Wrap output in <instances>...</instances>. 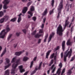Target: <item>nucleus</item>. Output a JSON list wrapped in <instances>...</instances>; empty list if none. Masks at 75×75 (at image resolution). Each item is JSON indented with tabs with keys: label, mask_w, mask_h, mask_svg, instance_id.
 Returning a JSON list of instances; mask_svg holds the SVG:
<instances>
[{
	"label": "nucleus",
	"mask_w": 75,
	"mask_h": 75,
	"mask_svg": "<svg viewBox=\"0 0 75 75\" xmlns=\"http://www.w3.org/2000/svg\"><path fill=\"white\" fill-rule=\"evenodd\" d=\"M67 20H66L65 24L64 25V29L62 28V26L61 25H59L57 29V34H58L59 35L61 36L62 35V32L64 31L66 26L69 23V22L68 21L69 18H67Z\"/></svg>",
	"instance_id": "f257e3e1"
},
{
	"label": "nucleus",
	"mask_w": 75,
	"mask_h": 75,
	"mask_svg": "<svg viewBox=\"0 0 75 75\" xmlns=\"http://www.w3.org/2000/svg\"><path fill=\"white\" fill-rule=\"evenodd\" d=\"M9 25H7L6 30L4 29L2 30L0 33V38L4 39L5 37V35L6 33L9 32L11 29L9 27Z\"/></svg>",
	"instance_id": "f03ea898"
},
{
	"label": "nucleus",
	"mask_w": 75,
	"mask_h": 75,
	"mask_svg": "<svg viewBox=\"0 0 75 75\" xmlns=\"http://www.w3.org/2000/svg\"><path fill=\"white\" fill-rule=\"evenodd\" d=\"M69 47L68 48L67 50H66L64 53V62H66V58L69 55L68 58H69L70 57L71 55V54L72 52V50L71 48L70 51H68L69 50Z\"/></svg>",
	"instance_id": "7ed1b4c3"
},
{
	"label": "nucleus",
	"mask_w": 75,
	"mask_h": 75,
	"mask_svg": "<svg viewBox=\"0 0 75 75\" xmlns=\"http://www.w3.org/2000/svg\"><path fill=\"white\" fill-rule=\"evenodd\" d=\"M20 62V59H19L16 62L13 63L12 65V67L13 69L11 70V74H15V71H16V69L17 68V67L19 65Z\"/></svg>",
	"instance_id": "20e7f679"
},
{
	"label": "nucleus",
	"mask_w": 75,
	"mask_h": 75,
	"mask_svg": "<svg viewBox=\"0 0 75 75\" xmlns=\"http://www.w3.org/2000/svg\"><path fill=\"white\" fill-rule=\"evenodd\" d=\"M63 0H61L60 1V4L58 6V15L57 16V18H59L60 15L61 14V13L60 12L61 9L63 8V5H62Z\"/></svg>",
	"instance_id": "39448f33"
},
{
	"label": "nucleus",
	"mask_w": 75,
	"mask_h": 75,
	"mask_svg": "<svg viewBox=\"0 0 75 75\" xmlns=\"http://www.w3.org/2000/svg\"><path fill=\"white\" fill-rule=\"evenodd\" d=\"M30 11H29L28 12V13L30 15H28V18H31V17L33 16V13H32L33 11H34L35 10V8L33 6H30Z\"/></svg>",
	"instance_id": "423d86ee"
},
{
	"label": "nucleus",
	"mask_w": 75,
	"mask_h": 75,
	"mask_svg": "<svg viewBox=\"0 0 75 75\" xmlns=\"http://www.w3.org/2000/svg\"><path fill=\"white\" fill-rule=\"evenodd\" d=\"M9 17L7 15H5L3 17L0 19V23H4L5 20L6 21H7L8 20Z\"/></svg>",
	"instance_id": "0eeeda50"
},
{
	"label": "nucleus",
	"mask_w": 75,
	"mask_h": 75,
	"mask_svg": "<svg viewBox=\"0 0 75 75\" xmlns=\"http://www.w3.org/2000/svg\"><path fill=\"white\" fill-rule=\"evenodd\" d=\"M58 66L60 67V68L58 69L57 71L56 74H54L53 75H57V74H58V75H59V74H60L61 68L62 67V63H60L59 64Z\"/></svg>",
	"instance_id": "6e6552de"
},
{
	"label": "nucleus",
	"mask_w": 75,
	"mask_h": 75,
	"mask_svg": "<svg viewBox=\"0 0 75 75\" xmlns=\"http://www.w3.org/2000/svg\"><path fill=\"white\" fill-rule=\"evenodd\" d=\"M25 51L24 50H23L21 51H19L18 52H17L15 53V55L16 56H19L21 54H23Z\"/></svg>",
	"instance_id": "1a4fd4ad"
},
{
	"label": "nucleus",
	"mask_w": 75,
	"mask_h": 75,
	"mask_svg": "<svg viewBox=\"0 0 75 75\" xmlns=\"http://www.w3.org/2000/svg\"><path fill=\"white\" fill-rule=\"evenodd\" d=\"M18 68L19 69L21 73L25 72V70L24 69H23V66L22 65L19 66L18 67Z\"/></svg>",
	"instance_id": "9d476101"
},
{
	"label": "nucleus",
	"mask_w": 75,
	"mask_h": 75,
	"mask_svg": "<svg viewBox=\"0 0 75 75\" xmlns=\"http://www.w3.org/2000/svg\"><path fill=\"white\" fill-rule=\"evenodd\" d=\"M54 34H55L54 33H52V34L50 35V37H49V39H48V42H50L52 37L54 35Z\"/></svg>",
	"instance_id": "9b49d317"
},
{
	"label": "nucleus",
	"mask_w": 75,
	"mask_h": 75,
	"mask_svg": "<svg viewBox=\"0 0 75 75\" xmlns=\"http://www.w3.org/2000/svg\"><path fill=\"white\" fill-rule=\"evenodd\" d=\"M54 66L55 65L53 64L52 65V67H51V69H52V73H54L56 69V67H54Z\"/></svg>",
	"instance_id": "f8f14e48"
},
{
	"label": "nucleus",
	"mask_w": 75,
	"mask_h": 75,
	"mask_svg": "<svg viewBox=\"0 0 75 75\" xmlns=\"http://www.w3.org/2000/svg\"><path fill=\"white\" fill-rule=\"evenodd\" d=\"M71 4L69 5V4H67L66 5V9L67 10V11H69V8H71Z\"/></svg>",
	"instance_id": "ddd939ff"
},
{
	"label": "nucleus",
	"mask_w": 75,
	"mask_h": 75,
	"mask_svg": "<svg viewBox=\"0 0 75 75\" xmlns=\"http://www.w3.org/2000/svg\"><path fill=\"white\" fill-rule=\"evenodd\" d=\"M54 54L53 53V54H52L51 55H50V58L51 59H52L53 58L54 56V60H56V56H57V54H56L55 55H54Z\"/></svg>",
	"instance_id": "4468645a"
},
{
	"label": "nucleus",
	"mask_w": 75,
	"mask_h": 75,
	"mask_svg": "<svg viewBox=\"0 0 75 75\" xmlns=\"http://www.w3.org/2000/svg\"><path fill=\"white\" fill-rule=\"evenodd\" d=\"M65 43V41H63L62 43V50L64 51Z\"/></svg>",
	"instance_id": "2eb2a0df"
},
{
	"label": "nucleus",
	"mask_w": 75,
	"mask_h": 75,
	"mask_svg": "<svg viewBox=\"0 0 75 75\" xmlns=\"http://www.w3.org/2000/svg\"><path fill=\"white\" fill-rule=\"evenodd\" d=\"M10 2V0H4V1L3 2V3L4 4L7 5Z\"/></svg>",
	"instance_id": "dca6fc26"
},
{
	"label": "nucleus",
	"mask_w": 75,
	"mask_h": 75,
	"mask_svg": "<svg viewBox=\"0 0 75 75\" xmlns=\"http://www.w3.org/2000/svg\"><path fill=\"white\" fill-rule=\"evenodd\" d=\"M28 7H25L24 8L23 11H22V13L23 14H25V13H26V11H27L28 10Z\"/></svg>",
	"instance_id": "f3484780"
},
{
	"label": "nucleus",
	"mask_w": 75,
	"mask_h": 75,
	"mask_svg": "<svg viewBox=\"0 0 75 75\" xmlns=\"http://www.w3.org/2000/svg\"><path fill=\"white\" fill-rule=\"evenodd\" d=\"M51 52V50H49L47 52V53H46V58L48 59V57L49 55H50V52Z\"/></svg>",
	"instance_id": "a211bd4d"
},
{
	"label": "nucleus",
	"mask_w": 75,
	"mask_h": 75,
	"mask_svg": "<svg viewBox=\"0 0 75 75\" xmlns=\"http://www.w3.org/2000/svg\"><path fill=\"white\" fill-rule=\"evenodd\" d=\"M71 44V39H69L67 42V45H70Z\"/></svg>",
	"instance_id": "6ab92c4d"
},
{
	"label": "nucleus",
	"mask_w": 75,
	"mask_h": 75,
	"mask_svg": "<svg viewBox=\"0 0 75 75\" xmlns=\"http://www.w3.org/2000/svg\"><path fill=\"white\" fill-rule=\"evenodd\" d=\"M6 62L5 63V64L7 65V64H9L10 63V60L8 58H6Z\"/></svg>",
	"instance_id": "aec40b11"
},
{
	"label": "nucleus",
	"mask_w": 75,
	"mask_h": 75,
	"mask_svg": "<svg viewBox=\"0 0 75 75\" xmlns=\"http://www.w3.org/2000/svg\"><path fill=\"white\" fill-rule=\"evenodd\" d=\"M9 70L8 69L6 70L5 71L4 75H9Z\"/></svg>",
	"instance_id": "412c9836"
},
{
	"label": "nucleus",
	"mask_w": 75,
	"mask_h": 75,
	"mask_svg": "<svg viewBox=\"0 0 75 75\" xmlns=\"http://www.w3.org/2000/svg\"><path fill=\"white\" fill-rule=\"evenodd\" d=\"M47 9H45V11H44V12L43 13L42 15L43 16H45L47 14Z\"/></svg>",
	"instance_id": "4be33fe9"
},
{
	"label": "nucleus",
	"mask_w": 75,
	"mask_h": 75,
	"mask_svg": "<svg viewBox=\"0 0 75 75\" xmlns=\"http://www.w3.org/2000/svg\"><path fill=\"white\" fill-rule=\"evenodd\" d=\"M41 35H39V34L38 33L35 36V37L36 38H39V37Z\"/></svg>",
	"instance_id": "5701e85b"
},
{
	"label": "nucleus",
	"mask_w": 75,
	"mask_h": 75,
	"mask_svg": "<svg viewBox=\"0 0 75 75\" xmlns=\"http://www.w3.org/2000/svg\"><path fill=\"white\" fill-rule=\"evenodd\" d=\"M4 16V13L2 11L0 12V17H1Z\"/></svg>",
	"instance_id": "b1692460"
},
{
	"label": "nucleus",
	"mask_w": 75,
	"mask_h": 75,
	"mask_svg": "<svg viewBox=\"0 0 75 75\" xmlns=\"http://www.w3.org/2000/svg\"><path fill=\"white\" fill-rule=\"evenodd\" d=\"M72 73V71L71 70H68L67 73V75H70Z\"/></svg>",
	"instance_id": "393cba45"
},
{
	"label": "nucleus",
	"mask_w": 75,
	"mask_h": 75,
	"mask_svg": "<svg viewBox=\"0 0 75 75\" xmlns=\"http://www.w3.org/2000/svg\"><path fill=\"white\" fill-rule=\"evenodd\" d=\"M6 48H5L4 49V52H3L2 53V54L1 55V57H2L3 56V55H4L5 54V53H6Z\"/></svg>",
	"instance_id": "a878e982"
},
{
	"label": "nucleus",
	"mask_w": 75,
	"mask_h": 75,
	"mask_svg": "<svg viewBox=\"0 0 75 75\" xmlns=\"http://www.w3.org/2000/svg\"><path fill=\"white\" fill-rule=\"evenodd\" d=\"M21 17H18L17 20L18 22V23H20L21 21Z\"/></svg>",
	"instance_id": "bb28decb"
},
{
	"label": "nucleus",
	"mask_w": 75,
	"mask_h": 75,
	"mask_svg": "<svg viewBox=\"0 0 75 75\" xmlns=\"http://www.w3.org/2000/svg\"><path fill=\"white\" fill-rule=\"evenodd\" d=\"M54 62V60L53 59H52L51 60V61H50V64H49V66H51L52 64H53Z\"/></svg>",
	"instance_id": "cd10ccee"
},
{
	"label": "nucleus",
	"mask_w": 75,
	"mask_h": 75,
	"mask_svg": "<svg viewBox=\"0 0 75 75\" xmlns=\"http://www.w3.org/2000/svg\"><path fill=\"white\" fill-rule=\"evenodd\" d=\"M28 58L27 57H24L23 58V61H27L28 60Z\"/></svg>",
	"instance_id": "c85d7f7f"
},
{
	"label": "nucleus",
	"mask_w": 75,
	"mask_h": 75,
	"mask_svg": "<svg viewBox=\"0 0 75 75\" xmlns=\"http://www.w3.org/2000/svg\"><path fill=\"white\" fill-rule=\"evenodd\" d=\"M16 57L13 58V59H12V61H11V63H13L14 62L16 61Z\"/></svg>",
	"instance_id": "c756f323"
},
{
	"label": "nucleus",
	"mask_w": 75,
	"mask_h": 75,
	"mask_svg": "<svg viewBox=\"0 0 75 75\" xmlns=\"http://www.w3.org/2000/svg\"><path fill=\"white\" fill-rule=\"evenodd\" d=\"M17 18H13L11 20V21H12V22H14V21H16Z\"/></svg>",
	"instance_id": "7c9ffc66"
},
{
	"label": "nucleus",
	"mask_w": 75,
	"mask_h": 75,
	"mask_svg": "<svg viewBox=\"0 0 75 75\" xmlns=\"http://www.w3.org/2000/svg\"><path fill=\"white\" fill-rule=\"evenodd\" d=\"M8 6H7L6 4H5L3 8L4 9H7L8 8Z\"/></svg>",
	"instance_id": "2f4dec72"
},
{
	"label": "nucleus",
	"mask_w": 75,
	"mask_h": 75,
	"mask_svg": "<svg viewBox=\"0 0 75 75\" xmlns=\"http://www.w3.org/2000/svg\"><path fill=\"white\" fill-rule=\"evenodd\" d=\"M37 68H35V70L33 72H32V73H31L30 75H33V74H35V73L37 71Z\"/></svg>",
	"instance_id": "473e14b6"
},
{
	"label": "nucleus",
	"mask_w": 75,
	"mask_h": 75,
	"mask_svg": "<svg viewBox=\"0 0 75 75\" xmlns=\"http://www.w3.org/2000/svg\"><path fill=\"white\" fill-rule=\"evenodd\" d=\"M42 64V62H40V63L39 64V67H38V69H41Z\"/></svg>",
	"instance_id": "72a5a7b5"
},
{
	"label": "nucleus",
	"mask_w": 75,
	"mask_h": 75,
	"mask_svg": "<svg viewBox=\"0 0 75 75\" xmlns=\"http://www.w3.org/2000/svg\"><path fill=\"white\" fill-rule=\"evenodd\" d=\"M54 9H53L52 10L50 11L49 12V14H50V15H51V14H53V13L54 12Z\"/></svg>",
	"instance_id": "f704fd0d"
},
{
	"label": "nucleus",
	"mask_w": 75,
	"mask_h": 75,
	"mask_svg": "<svg viewBox=\"0 0 75 75\" xmlns=\"http://www.w3.org/2000/svg\"><path fill=\"white\" fill-rule=\"evenodd\" d=\"M65 68H64L63 69L62 71V72L61 73V75H62L64 72L65 71Z\"/></svg>",
	"instance_id": "c9c22d12"
},
{
	"label": "nucleus",
	"mask_w": 75,
	"mask_h": 75,
	"mask_svg": "<svg viewBox=\"0 0 75 75\" xmlns=\"http://www.w3.org/2000/svg\"><path fill=\"white\" fill-rule=\"evenodd\" d=\"M11 36H12V35H10L9 36H8V40H10V39H11Z\"/></svg>",
	"instance_id": "e433bc0d"
},
{
	"label": "nucleus",
	"mask_w": 75,
	"mask_h": 75,
	"mask_svg": "<svg viewBox=\"0 0 75 75\" xmlns=\"http://www.w3.org/2000/svg\"><path fill=\"white\" fill-rule=\"evenodd\" d=\"M33 64V61H32L31 62V65L30 67V68H31L32 67Z\"/></svg>",
	"instance_id": "4c0bfd02"
},
{
	"label": "nucleus",
	"mask_w": 75,
	"mask_h": 75,
	"mask_svg": "<svg viewBox=\"0 0 75 75\" xmlns=\"http://www.w3.org/2000/svg\"><path fill=\"white\" fill-rule=\"evenodd\" d=\"M31 4V2H29L27 4V7H29L30 6V5Z\"/></svg>",
	"instance_id": "58836bf2"
},
{
	"label": "nucleus",
	"mask_w": 75,
	"mask_h": 75,
	"mask_svg": "<svg viewBox=\"0 0 75 75\" xmlns=\"http://www.w3.org/2000/svg\"><path fill=\"white\" fill-rule=\"evenodd\" d=\"M43 31V30L42 29H40L39 30V33H42Z\"/></svg>",
	"instance_id": "ea45409f"
},
{
	"label": "nucleus",
	"mask_w": 75,
	"mask_h": 75,
	"mask_svg": "<svg viewBox=\"0 0 75 75\" xmlns=\"http://www.w3.org/2000/svg\"><path fill=\"white\" fill-rule=\"evenodd\" d=\"M54 0H52V6L53 7L54 6Z\"/></svg>",
	"instance_id": "a19ab883"
},
{
	"label": "nucleus",
	"mask_w": 75,
	"mask_h": 75,
	"mask_svg": "<svg viewBox=\"0 0 75 75\" xmlns=\"http://www.w3.org/2000/svg\"><path fill=\"white\" fill-rule=\"evenodd\" d=\"M75 58L74 57H72L71 58V59L70 60V61L72 62L74 60V59Z\"/></svg>",
	"instance_id": "79ce46f5"
},
{
	"label": "nucleus",
	"mask_w": 75,
	"mask_h": 75,
	"mask_svg": "<svg viewBox=\"0 0 75 75\" xmlns=\"http://www.w3.org/2000/svg\"><path fill=\"white\" fill-rule=\"evenodd\" d=\"M33 20H34V21H35V20H36V18L35 17H33Z\"/></svg>",
	"instance_id": "37998d69"
},
{
	"label": "nucleus",
	"mask_w": 75,
	"mask_h": 75,
	"mask_svg": "<svg viewBox=\"0 0 75 75\" xmlns=\"http://www.w3.org/2000/svg\"><path fill=\"white\" fill-rule=\"evenodd\" d=\"M41 39H39V40H38V44L40 43L41 42Z\"/></svg>",
	"instance_id": "c03bdc74"
},
{
	"label": "nucleus",
	"mask_w": 75,
	"mask_h": 75,
	"mask_svg": "<svg viewBox=\"0 0 75 75\" xmlns=\"http://www.w3.org/2000/svg\"><path fill=\"white\" fill-rule=\"evenodd\" d=\"M23 33H26V30L25 29H24L23 30Z\"/></svg>",
	"instance_id": "a18cd8bd"
},
{
	"label": "nucleus",
	"mask_w": 75,
	"mask_h": 75,
	"mask_svg": "<svg viewBox=\"0 0 75 75\" xmlns=\"http://www.w3.org/2000/svg\"><path fill=\"white\" fill-rule=\"evenodd\" d=\"M59 46H58L55 49V50H58L59 49Z\"/></svg>",
	"instance_id": "49530a36"
},
{
	"label": "nucleus",
	"mask_w": 75,
	"mask_h": 75,
	"mask_svg": "<svg viewBox=\"0 0 75 75\" xmlns=\"http://www.w3.org/2000/svg\"><path fill=\"white\" fill-rule=\"evenodd\" d=\"M61 58H62L63 57V53L62 52L61 54Z\"/></svg>",
	"instance_id": "de8ad7c7"
},
{
	"label": "nucleus",
	"mask_w": 75,
	"mask_h": 75,
	"mask_svg": "<svg viewBox=\"0 0 75 75\" xmlns=\"http://www.w3.org/2000/svg\"><path fill=\"white\" fill-rule=\"evenodd\" d=\"M8 68V67L7 66H5V69H4V70H6L7 68Z\"/></svg>",
	"instance_id": "09e8293b"
},
{
	"label": "nucleus",
	"mask_w": 75,
	"mask_h": 75,
	"mask_svg": "<svg viewBox=\"0 0 75 75\" xmlns=\"http://www.w3.org/2000/svg\"><path fill=\"white\" fill-rule=\"evenodd\" d=\"M44 27V24H42V26H41V28H43Z\"/></svg>",
	"instance_id": "8fccbe9b"
},
{
	"label": "nucleus",
	"mask_w": 75,
	"mask_h": 75,
	"mask_svg": "<svg viewBox=\"0 0 75 75\" xmlns=\"http://www.w3.org/2000/svg\"><path fill=\"white\" fill-rule=\"evenodd\" d=\"M46 20V18H43V23H45Z\"/></svg>",
	"instance_id": "3c124183"
},
{
	"label": "nucleus",
	"mask_w": 75,
	"mask_h": 75,
	"mask_svg": "<svg viewBox=\"0 0 75 75\" xmlns=\"http://www.w3.org/2000/svg\"><path fill=\"white\" fill-rule=\"evenodd\" d=\"M28 71H27L24 74V75H27L28 73Z\"/></svg>",
	"instance_id": "603ef678"
},
{
	"label": "nucleus",
	"mask_w": 75,
	"mask_h": 75,
	"mask_svg": "<svg viewBox=\"0 0 75 75\" xmlns=\"http://www.w3.org/2000/svg\"><path fill=\"white\" fill-rule=\"evenodd\" d=\"M36 59H37V57H35V58H34L33 59L34 61H35L36 60Z\"/></svg>",
	"instance_id": "864d4df0"
},
{
	"label": "nucleus",
	"mask_w": 75,
	"mask_h": 75,
	"mask_svg": "<svg viewBox=\"0 0 75 75\" xmlns=\"http://www.w3.org/2000/svg\"><path fill=\"white\" fill-rule=\"evenodd\" d=\"M48 37V35L47 34L45 36V38L47 39Z\"/></svg>",
	"instance_id": "5fc2aeb1"
},
{
	"label": "nucleus",
	"mask_w": 75,
	"mask_h": 75,
	"mask_svg": "<svg viewBox=\"0 0 75 75\" xmlns=\"http://www.w3.org/2000/svg\"><path fill=\"white\" fill-rule=\"evenodd\" d=\"M16 35L17 36H18L20 35V33H17L16 34Z\"/></svg>",
	"instance_id": "6e6d98bb"
},
{
	"label": "nucleus",
	"mask_w": 75,
	"mask_h": 75,
	"mask_svg": "<svg viewBox=\"0 0 75 75\" xmlns=\"http://www.w3.org/2000/svg\"><path fill=\"white\" fill-rule=\"evenodd\" d=\"M22 14L21 13H20L18 15V16H19V17H21V15Z\"/></svg>",
	"instance_id": "4d7b16f0"
},
{
	"label": "nucleus",
	"mask_w": 75,
	"mask_h": 75,
	"mask_svg": "<svg viewBox=\"0 0 75 75\" xmlns=\"http://www.w3.org/2000/svg\"><path fill=\"white\" fill-rule=\"evenodd\" d=\"M2 5L0 4V10H1V9L2 8Z\"/></svg>",
	"instance_id": "13d9d810"
},
{
	"label": "nucleus",
	"mask_w": 75,
	"mask_h": 75,
	"mask_svg": "<svg viewBox=\"0 0 75 75\" xmlns=\"http://www.w3.org/2000/svg\"><path fill=\"white\" fill-rule=\"evenodd\" d=\"M74 17H72V22H73V21H74Z\"/></svg>",
	"instance_id": "bf43d9fd"
},
{
	"label": "nucleus",
	"mask_w": 75,
	"mask_h": 75,
	"mask_svg": "<svg viewBox=\"0 0 75 75\" xmlns=\"http://www.w3.org/2000/svg\"><path fill=\"white\" fill-rule=\"evenodd\" d=\"M11 63H10V64H8L7 65V66H8V67L10 66H11Z\"/></svg>",
	"instance_id": "052dcab7"
},
{
	"label": "nucleus",
	"mask_w": 75,
	"mask_h": 75,
	"mask_svg": "<svg viewBox=\"0 0 75 75\" xmlns=\"http://www.w3.org/2000/svg\"><path fill=\"white\" fill-rule=\"evenodd\" d=\"M74 68V69L75 70V65H74L73 67L72 68L71 70L73 69Z\"/></svg>",
	"instance_id": "680f3d73"
},
{
	"label": "nucleus",
	"mask_w": 75,
	"mask_h": 75,
	"mask_svg": "<svg viewBox=\"0 0 75 75\" xmlns=\"http://www.w3.org/2000/svg\"><path fill=\"white\" fill-rule=\"evenodd\" d=\"M17 46V45L16 44H14V47L15 48Z\"/></svg>",
	"instance_id": "e2e57ef3"
},
{
	"label": "nucleus",
	"mask_w": 75,
	"mask_h": 75,
	"mask_svg": "<svg viewBox=\"0 0 75 75\" xmlns=\"http://www.w3.org/2000/svg\"><path fill=\"white\" fill-rule=\"evenodd\" d=\"M27 0H22V1L23 2H25L26 1H27Z\"/></svg>",
	"instance_id": "0e129e2a"
},
{
	"label": "nucleus",
	"mask_w": 75,
	"mask_h": 75,
	"mask_svg": "<svg viewBox=\"0 0 75 75\" xmlns=\"http://www.w3.org/2000/svg\"><path fill=\"white\" fill-rule=\"evenodd\" d=\"M36 30H35V31H34L33 33V35H34L35 34V33H36Z\"/></svg>",
	"instance_id": "69168bd1"
},
{
	"label": "nucleus",
	"mask_w": 75,
	"mask_h": 75,
	"mask_svg": "<svg viewBox=\"0 0 75 75\" xmlns=\"http://www.w3.org/2000/svg\"><path fill=\"white\" fill-rule=\"evenodd\" d=\"M3 62V60H0V64L2 63Z\"/></svg>",
	"instance_id": "338daca9"
},
{
	"label": "nucleus",
	"mask_w": 75,
	"mask_h": 75,
	"mask_svg": "<svg viewBox=\"0 0 75 75\" xmlns=\"http://www.w3.org/2000/svg\"><path fill=\"white\" fill-rule=\"evenodd\" d=\"M50 72V70H48L47 71V74H49Z\"/></svg>",
	"instance_id": "774afa93"
}]
</instances>
